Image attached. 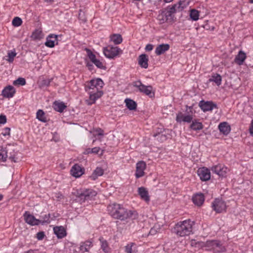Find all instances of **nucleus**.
Listing matches in <instances>:
<instances>
[{"mask_svg": "<svg viewBox=\"0 0 253 253\" xmlns=\"http://www.w3.org/2000/svg\"><path fill=\"white\" fill-rule=\"evenodd\" d=\"M104 85L103 81L99 79H92L85 86V90L89 94V98L86 100L88 105L95 103L96 100L101 97L103 94L101 90Z\"/></svg>", "mask_w": 253, "mask_h": 253, "instance_id": "nucleus-1", "label": "nucleus"}, {"mask_svg": "<svg viewBox=\"0 0 253 253\" xmlns=\"http://www.w3.org/2000/svg\"><path fill=\"white\" fill-rule=\"evenodd\" d=\"M107 208L109 213L115 219L125 220L127 219H135L137 217L135 211L127 210L120 204H112Z\"/></svg>", "mask_w": 253, "mask_h": 253, "instance_id": "nucleus-2", "label": "nucleus"}, {"mask_svg": "<svg viewBox=\"0 0 253 253\" xmlns=\"http://www.w3.org/2000/svg\"><path fill=\"white\" fill-rule=\"evenodd\" d=\"M186 7L184 1L180 0L177 3L168 7L166 9L161 11L158 15L157 19L161 24L165 22L171 23L174 21L173 14L182 11Z\"/></svg>", "mask_w": 253, "mask_h": 253, "instance_id": "nucleus-3", "label": "nucleus"}, {"mask_svg": "<svg viewBox=\"0 0 253 253\" xmlns=\"http://www.w3.org/2000/svg\"><path fill=\"white\" fill-rule=\"evenodd\" d=\"M194 222L190 219L180 221L176 224L173 229V232L179 237L189 235L192 231Z\"/></svg>", "mask_w": 253, "mask_h": 253, "instance_id": "nucleus-4", "label": "nucleus"}, {"mask_svg": "<svg viewBox=\"0 0 253 253\" xmlns=\"http://www.w3.org/2000/svg\"><path fill=\"white\" fill-rule=\"evenodd\" d=\"M206 250L214 253H222L226 251L221 242L218 240H209L206 242Z\"/></svg>", "mask_w": 253, "mask_h": 253, "instance_id": "nucleus-5", "label": "nucleus"}, {"mask_svg": "<svg viewBox=\"0 0 253 253\" xmlns=\"http://www.w3.org/2000/svg\"><path fill=\"white\" fill-rule=\"evenodd\" d=\"M133 86L138 88V90L150 98L154 97L155 92L153 90V87L151 85H145L140 81H137L132 83Z\"/></svg>", "mask_w": 253, "mask_h": 253, "instance_id": "nucleus-6", "label": "nucleus"}, {"mask_svg": "<svg viewBox=\"0 0 253 253\" xmlns=\"http://www.w3.org/2000/svg\"><path fill=\"white\" fill-rule=\"evenodd\" d=\"M121 51V49L117 46L109 45L104 48L103 53L106 57L111 59L117 56Z\"/></svg>", "mask_w": 253, "mask_h": 253, "instance_id": "nucleus-7", "label": "nucleus"}, {"mask_svg": "<svg viewBox=\"0 0 253 253\" xmlns=\"http://www.w3.org/2000/svg\"><path fill=\"white\" fill-rule=\"evenodd\" d=\"M213 210L217 213L225 211L226 205L224 201L220 199H215L212 203Z\"/></svg>", "mask_w": 253, "mask_h": 253, "instance_id": "nucleus-8", "label": "nucleus"}, {"mask_svg": "<svg viewBox=\"0 0 253 253\" xmlns=\"http://www.w3.org/2000/svg\"><path fill=\"white\" fill-rule=\"evenodd\" d=\"M79 197L84 199V200H91L96 196L97 192L91 189H83L80 192H78Z\"/></svg>", "mask_w": 253, "mask_h": 253, "instance_id": "nucleus-9", "label": "nucleus"}, {"mask_svg": "<svg viewBox=\"0 0 253 253\" xmlns=\"http://www.w3.org/2000/svg\"><path fill=\"white\" fill-rule=\"evenodd\" d=\"M7 158L11 162L17 163L18 158L16 157L17 152L15 151V147L13 145L8 144L4 148Z\"/></svg>", "mask_w": 253, "mask_h": 253, "instance_id": "nucleus-10", "label": "nucleus"}, {"mask_svg": "<svg viewBox=\"0 0 253 253\" xmlns=\"http://www.w3.org/2000/svg\"><path fill=\"white\" fill-rule=\"evenodd\" d=\"M199 106L204 112L211 111L213 108H217V105L212 101H201L199 103Z\"/></svg>", "mask_w": 253, "mask_h": 253, "instance_id": "nucleus-11", "label": "nucleus"}, {"mask_svg": "<svg viewBox=\"0 0 253 253\" xmlns=\"http://www.w3.org/2000/svg\"><path fill=\"white\" fill-rule=\"evenodd\" d=\"M146 163L143 161H139L136 165V172L135 175L137 178L141 177L144 175V170L146 169Z\"/></svg>", "mask_w": 253, "mask_h": 253, "instance_id": "nucleus-12", "label": "nucleus"}, {"mask_svg": "<svg viewBox=\"0 0 253 253\" xmlns=\"http://www.w3.org/2000/svg\"><path fill=\"white\" fill-rule=\"evenodd\" d=\"M23 216L26 222L31 225H38L41 223V220L36 219L34 215L31 214L28 211H26Z\"/></svg>", "mask_w": 253, "mask_h": 253, "instance_id": "nucleus-13", "label": "nucleus"}, {"mask_svg": "<svg viewBox=\"0 0 253 253\" xmlns=\"http://www.w3.org/2000/svg\"><path fill=\"white\" fill-rule=\"evenodd\" d=\"M212 171L220 176H224L227 173V168L222 165L218 164L213 166L211 169Z\"/></svg>", "mask_w": 253, "mask_h": 253, "instance_id": "nucleus-14", "label": "nucleus"}, {"mask_svg": "<svg viewBox=\"0 0 253 253\" xmlns=\"http://www.w3.org/2000/svg\"><path fill=\"white\" fill-rule=\"evenodd\" d=\"M198 174L202 181H207L211 178L210 171L206 168H200L198 170Z\"/></svg>", "mask_w": 253, "mask_h": 253, "instance_id": "nucleus-15", "label": "nucleus"}, {"mask_svg": "<svg viewBox=\"0 0 253 253\" xmlns=\"http://www.w3.org/2000/svg\"><path fill=\"white\" fill-rule=\"evenodd\" d=\"M84 169L80 165L75 164L72 168L70 172L72 176L77 178L82 176L84 173Z\"/></svg>", "mask_w": 253, "mask_h": 253, "instance_id": "nucleus-16", "label": "nucleus"}, {"mask_svg": "<svg viewBox=\"0 0 253 253\" xmlns=\"http://www.w3.org/2000/svg\"><path fill=\"white\" fill-rule=\"evenodd\" d=\"M148 56L146 54H142L138 56V63L141 68L147 69L148 67Z\"/></svg>", "mask_w": 253, "mask_h": 253, "instance_id": "nucleus-17", "label": "nucleus"}, {"mask_svg": "<svg viewBox=\"0 0 253 253\" xmlns=\"http://www.w3.org/2000/svg\"><path fill=\"white\" fill-rule=\"evenodd\" d=\"M58 36L54 34H50L46 38V41L45 42V46L50 48L53 47L55 45V42L57 41Z\"/></svg>", "mask_w": 253, "mask_h": 253, "instance_id": "nucleus-18", "label": "nucleus"}, {"mask_svg": "<svg viewBox=\"0 0 253 253\" xmlns=\"http://www.w3.org/2000/svg\"><path fill=\"white\" fill-rule=\"evenodd\" d=\"M15 93V88L11 85H8L5 87L2 91V95L7 98H11L14 96Z\"/></svg>", "mask_w": 253, "mask_h": 253, "instance_id": "nucleus-19", "label": "nucleus"}, {"mask_svg": "<svg viewBox=\"0 0 253 253\" xmlns=\"http://www.w3.org/2000/svg\"><path fill=\"white\" fill-rule=\"evenodd\" d=\"M192 201L194 204L198 206H201L203 205L205 201V197L202 193H197L195 194L192 197Z\"/></svg>", "mask_w": 253, "mask_h": 253, "instance_id": "nucleus-20", "label": "nucleus"}, {"mask_svg": "<svg viewBox=\"0 0 253 253\" xmlns=\"http://www.w3.org/2000/svg\"><path fill=\"white\" fill-rule=\"evenodd\" d=\"M54 234L57 236L58 238L61 239L66 236V231L64 227L56 226L53 228Z\"/></svg>", "mask_w": 253, "mask_h": 253, "instance_id": "nucleus-21", "label": "nucleus"}, {"mask_svg": "<svg viewBox=\"0 0 253 253\" xmlns=\"http://www.w3.org/2000/svg\"><path fill=\"white\" fill-rule=\"evenodd\" d=\"M169 44L163 43L158 45L155 49V53L157 55H160L164 54L166 51L169 49Z\"/></svg>", "mask_w": 253, "mask_h": 253, "instance_id": "nucleus-22", "label": "nucleus"}, {"mask_svg": "<svg viewBox=\"0 0 253 253\" xmlns=\"http://www.w3.org/2000/svg\"><path fill=\"white\" fill-rule=\"evenodd\" d=\"M218 128L220 132L224 135H227L231 130L230 126L226 122L221 123L218 126Z\"/></svg>", "mask_w": 253, "mask_h": 253, "instance_id": "nucleus-23", "label": "nucleus"}, {"mask_svg": "<svg viewBox=\"0 0 253 253\" xmlns=\"http://www.w3.org/2000/svg\"><path fill=\"white\" fill-rule=\"evenodd\" d=\"M92 242L90 240H87L82 242L80 245V250L83 253L88 252L89 250L92 247Z\"/></svg>", "mask_w": 253, "mask_h": 253, "instance_id": "nucleus-24", "label": "nucleus"}, {"mask_svg": "<svg viewBox=\"0 0 253 253\" xmlns=\"http://www.w3.org/2000/svg\"><path fill=\"white\" fill-rule=\"evenodd\" d=\"M138 192L142 199L146 202H149L150 201L148 192L144 187H141L138 188Z\"/></svg>", "mask_w": 253, "mask_h": 253, "instance_id": "nucleus-25", "label": "nucleus"}, {"mask_svg": "<svg viewBox=\"0 0 253 253\" xmlns=\"http://www.w3.org/2000/svg\"><path fill=\"white\" fill-rule=\"evenodd\" d=\"M246 58V53L243 51L241 50L239 52L238 55L236 56L235 58V62L237 64L241 65L243 64Z\"/></svg>", "mask_w": 253, "mask_h": 253, "instance_id": "nucleus-26", "label": "nucleus"}, {"mask_svg": "<svg viewBox=\"0 0 253 253\" xmlns=\"http://www.w3.org/2000/svg\"><path fill=\"white\" fill-rule=\"evenodd\" d=\"M67 107L65 103L63 102H59L55 101L53 104V108L54 109L58 112L61 113L63 112L64 110Z\"/></svg>", "mask_w": 253, "mask_h": 253, "instance_id": "nucleus-27", "label": "nucleus"}, {"mask_svg": "<svg viewBox=\"0 0 253 253\" xmlns=\"http://www.w3.org/2000/svg\"><path fill=\"white\" fill-rule=\"evenodd\" d=\"M126 107L129 110H135L137 107L136 103L133 100L129 98H126L125 100Z\"/></svg>", "mask_w": 253, "mask_h": 253, "instance_id": "nucleus-28", "label": "nucleus"}, {"mask_svg": "<svg viewBox=\"0 0 253 253\" xmlns=\"http://www.w3.org/2000/svg\"><path fill=\"white\" fill-rule=\"evenodd\" d=\"M190 127L194 130L197 131L203 129V125L202 123L198 122L197 120H194L192 121Z\"/></svg>", "mask_w": 253, "mask_h": 253, "instance_id": "nucleus-29", "label": "nucleus"}, {"mask_svg": "<svg viewBox=\"0 0 253 253\" xmlns=\"http://www.w3.org/2000/svg\"><path fill=\"white\" fill-rule=\"evenodd\" d=\"M222 78L221 76L218 74H213L211 78L209 79L210 82H214L215 84L219 86L221 84Z\"/></svg>", "mask_w": 253, "mask_h": 253, "instance_id": "nucleus-30", "label": "nucleus"}, {"mask_svg": "<svg viewBox=\"0 0 253 253\" xmlns=\"http://www.w3.org/2000/svg\"><path fill=\"white\" fill-rule=\"evenodd\" d=\"M99 240L101 243V248L103 251L105 253H109L110 251V248L108 246L107 241L102 237H100Z\"/></svg>", "mask_w": 253, "mask_h": 253, "instance_id": "nucleus-31", "label": "nucleus"}, {"mask_svg": "<svg viewBox=\"0 0 253 253\" xmlns=\"http://www.w3.org/2000/svg\"><path fill=\"white\" fill-rule=\"evenodd\" d=\"M164 130V128H161L160 131H158L157 133L154 134V136L157 137V140L161 142L165 141L168 138L166 134L162 133Z\"/></svg>", "mask_w": 253, "mask_h": 253, "instance_id": "nucleus-32", "label": "nucleus"}, {"mask_svg": "<svg viewBox=\"0 0 253 253\" xmlns=\"http://www.w3.org/2000/svg\"><path fill=\"white\" fill-rule=\"evenodd\" d=\"M111 40L114 42L115 44H119L122 42L123 39L120 34H113L111 36Z\"/></svg>", "mask_w": 253, "mask_h": 253, "instance_id": "nucleus-33", "label": "nucleus"}, {"mask_svg": "<svg viewBox=\"0 0 253 253\" xmlns=\"http://www.w3.org/2000/svg\"><path fill=\"white\" fill-rule=\"evenodd\" d=\"M37 118L42 122L45 123L47 122L45 114L42 110H39L37 112Z\"/></svg>", "mask_w": 253, "mask_h": 253, "instance_id": "nucleus-34", "label": "nucleus"}, {"mask_svg": "<svg viewBox=\"0 0 253 253\" xmlns=\"http://www.w3.org/2000/svg\"><path fill=\"white\" fill-rule=\"evenodd\" d=\"M206 242L196 241L195 240H192L191 242V245L196 248L206 247Z\"/></svg>", "mask_w": 253, "mask_h": 253, "instance_id": "nucleus-35", "label": "nucleus"}, {"mask_svg": "<svg viewBox=\"0 0 253 253\" xmlns=\"http://www.w3.org/2000/svg\"><path fill=\"white\" fill-rule=\"evenodd\" d=\"M32 38L34 40H38L42 38V32L39 29L35 30L32 33L31 36Z\"/></svg>", "mask_w": 253, "mask_h": 253, "instance_id": "nucleus-36", "label": "nucleus"}, {"mask_svg": "<svg viewBox=\"0 0 253 253\" xmlns=\"http://www.w3.org/2000/svg\"><path fill=\"white\" fill-rule=\"evenodd\" d=\"M190 16L193 20L197 21L199 19V11L196 9H192L190 11Z\"/></svg>", "mask_w": 253, "mask_h": 253, "instance_id": "nucleus-37", "label": "nucleus"}, {"mask_svg": "<svg viewBox=\"0 0 253 253\" xmlns=\"http://www.w3.org/2000/svg\"><path fill=\"white\" fill-rule=\"evenodd\" d=\"M16 53L15 52V49L13 51H9L7 53V56L8 58L7 60L9 63L13 62L14 60V58L16 56Z\"/></svg>", "mask_w": 253, "mask_h": 253, "instance_id": "nucleus-38", "label": "nucleus"}, {"mask_svg": "<svg viewBox=\"0 0 253 253\" xmlns=\"http://www.w3.org/2000/svg\"><path fill=\"white\" fill-rule=\"evenodd\" d=\"M51 79H43L40 81L39 83V86L40 87H43L45 86H48L49 85L50 82L52 81Z\"/></svg>", "mask_w": 253, "mask_h": 253, "instance_id": "nucleus-39", "label": "nucleus"}, {"mask_svg": "<svg viewBox=\"0 0 253 253\" xmlns=\"http://www.w3.org/2000/svg\"><path fill=\"white\" fill-rule=\"evenodd\" d=\"M13 84L14 85H24L26 84V80L24 78H19L17 80L14 81Z\"/></svg>", "mask_w": 253, "mask_h": 253, "instance_id": "nucleus-40", "label": "nucleus"}, {"mask_svg": "<svg viewBox=\"0 0 253 253\" xmlns=\"http://www.w3.org/2000/svg\"><path fill=\"white\" fill-rule=\"evenodd\" d=\"M12 25L15 27H18L22 23V19L19 17H15L12 21Z\"/></svg>", "mask_w": 253, "mask_h": 253, "instance_id": "nucleus-41", "label": "nucleus"}, {"mask_svg": "<svg viewBox=\"0 0 253 253\" xmlns=\"http://www.w3.org/2000/svg\"><path fill=\"white\" fill-rule=\"evenodd\" d=\"M85 50L87 52V56L91 61L93 63L97 59L96 58L95 55L92 53V52L88 48H85Z\"/></svg>", "mask_w": 253, "mask_h": 253, "instance_id": "nucleus-42", "label": "nucleus"}, {"mask_svg": "<svg viewBox=\"0 0 253 253\" xmlns=\"http://www.w3.org/2000/svg\"><path fill=\"white\" fill-rule=\"evenodd\" d=\"M7 158V156L6 154L5 149H2L0 150V160L5 162Z\"/></svg>", "mask_w": 253, "mask_h": 253, "instance_id": "nucleus-43", "label": "nucleus"}, {"mask_svg": "<svg viewBox=\"0 0 253 253\" xmlns=\"http://www.w3.org/2000/svg\"><path fill=\"white\" fill-rule=\"evenodd\" d=\"M50 217V214L44 215V217H43L42 219H40V220H41V223H42V224H43L45 223H50V220H49Z\"/></svg>", "mask_w": 253, "mask_h": 253, "instance_id": "nucleus-44", "label": "nucleus"}, {"mask_svg": "<svg viewBox=\"0 0 253 253\" xmlns=\"http://www.w3.org/2000/svg\"><path fill=\"white\" fill-rule=\"evenodd\" d=\"M93 63H94L98 68L102 69H105V67L103 66L102 63L99 60L96 59L93 62Z\"/></svg>", "mask_w": 253, "mask_h": 253, "instance_id": "nucleus-45", "label": "nucleus"}, {"mask_svg": "<svg viewBox=\"0 0 253 253\" xmlns=\"http://www.w3.org/2000/svg\"><path fill=\"white\" fill-rule=\"evenodd\" d=\"M134 245V243L128 244L125 247V252L126 253H134L132 250V247Z\"/></svg>", "mask_w": 253, "mask_h": 253, "instance_id": "nucleus-46", "label": "nucleus"}, {"mask_svg": "<svg viewBox=\"0 0 253 253\" xmlns=\"http://www.w3.org/2000/svg\"><path fill=\"white\" fill-rule=\"evenodd\" d=\"M93 172L97 174L98 176H101L104 173V170L103 169L99 167H97L94 171Z\"/></svg>", "mask_w": 253, "mask_h": 253, "instance_id": "nucleus-47", "label": "nucleus"}, {"mask_svg": "<svg viewBox=\"0 0 253 253\" xmlns=\"http://www.w3.org/2000/svg\"><path fill=\"white\" fill-rule=\"evenodd\" d=\"M184 117V115L182 113H179L176 118V120L177 122H181L182 121H183V118Z\"/></svg>", "mask_w": 253, "mask_h": 253, "instance_id": "nucleus-48", "label": "nucleus"}, {"mask_svg": "<svg viewBox=\"0 0 253 253\" xmlns=\"http://www.w3.org/2000/svg\"><path fill=\"white\" fill-rule=\"evenodd\" d=\"M192 119L193 118L191 115H184L183 122L190 123L191 121H192Z\"/></svg>", "mask_w": 253, "mask_h": 253, "instance_id": "nucleus-49", "label": "nucleus"}, {"mask_svg": "<svg viewBox=\"0 0 253 253\" xmlns=\"http://www.w3.org/2000/svg\"><path fill=\"white\" fill-rule=\"evenodd\" d=\"M10 129L9 127H5L3 129V131L2 132V134L4 136L9 135H10Z\"/></svg>", "mask_w": 253, "mask_h": 253, "instance_id": "nucleus-50", "label": "nucleus"}, {"mask_svg": "<svg viewBox=\"0 0 253 253\" xmlns=\"http://www.w3.org/2000/svg\"><path fill=\"white\" fill-rule=\"evenodd\" d=\"M44 236L45 235L43 232H39L37 234V238L40 240L43 239Z\"/></svg>", "mask_w": 253, "mask_h": 253, "instance_id": "nucleus-51", "label": "nucleus"}, {"mask_svg": "<svg viewBox=\"0 0 253 253\" xmlns=\"http://www.w3.org/2000/svg\"><path fill=\"white\" fill-rule=\"evenodd\" d=\"M6 122V116L3 115H0V124H4Z\"/></svg>", "mask_w": 253, "mask_h": 253, "instance_id": "nucleus-52", "label": "nucleus"}, {"mask_svg": "<svg viewBox=\"0 0 253 253\" xmlns=\"http://www.w3.org/2000/svg\"><path fill=\"white\" fill-rule=\"evenodd\" d=\"M95 131L97 132L96 135L103 136L104 135V131L100 128L96 129Z\"/></svg>", "mask_w": 253, "mask_h": 253, "instance_id": "nucleus-53", "label": "nucleus"}, {"mask_svg": "<svg viewBox=\"0 0 253 253\" xmlns=\"http://www.w3.org/2000/svg\"><path fill=\"white\" fill-rule=\"evenodd\" d=\"M100 150V147H96L91 149L92 153L94 154H98Z\"/></svg>", "mask_w": 253, "mask_h": 253, "instance_id": "nucleus-54", "label": "nucleus"}, {"mask_svg": "<svg viewBox=\"0 0 253 253\" xmlns=\"http://www.w3.org/2000/svg\"><path fill=\"white\" fill-rule=\"evenodd\" d=\"M153 45L152 44H148L146 45V46L145 48V49L146 51H151L153 49Z\"/></svg>", "mask_w": 253, "mask_h": 253, "instance_id": "nucleus-55", "label": "nucleus"}, {"mask_svg": "<svg viewBox=\"0 0 253 253\" xmlns=\"http://www.w3.org/2000/svg\"><path fill=\"white\" fill-rule=\"evenodd\" d=\"M98 176L97 175V174H96L94 172H93L92 174L90 176H89V178L92 180H96L98 178Z\"/></svg>", "mask_w": 253, "mask_h": 253, "instance_id": "nucleus-56", "label": "nucleus"}, {"mask_svg": "<svg viewBox=\"0 0 253 253\" xmlns=\"http://www.w3.org/2000/svg\"><path fill=\"white\" fill-rule=\"evenodd\" d=\"M250 133L251 135L253 136V120H252L251 124V126L249 128Z\"/></svg>", "mask_w": 253, "mask_h": 253, "instance_id": "nucleus-57", "label": "nucleus"}, {"mask_svg": "<svg viewBox=\"0 0 253 253\" xmlns=\"http://www.w3.org/2000/svg\"><path fill=\"white\" fill-rule=\"evenodd\" d=\"M86 66L88 67V69L90 70H92V68H93V65L91 63L87 62L86 64Z\"/></svg>", "mask_w": 253, "mask_h": 253, "instance_id": "nucleus-58", "label": "nucleus"}, {"mask_svg": "<svg viewBox=\"0 0 253 253\" xmlns=\"http://www.w3.org/2000/svg\"><path fill=\"white\" fill-rule=\"evenodd\" d=\"M86 154H90V153H92V151H91V149L90 148H88L86 150Z\"/></svg>", "mask_w": 253, "mask_h": 253, "instance_id": "nucleus-59", "label": "nucleus"}, {"mask_svg": "<svg viewBox=\"0 0 253 253\" xmlns=\"http://www.w3.org/2000/svg\"><path fill=\"white\" fill-rule=\"evenodd\" d=\"M33 252V250H30L27 252H24V253H32Z\"/></svg>", "mask_w": 253, "mask_h": 253, "instance_id": "nucleus-60", "label": "nucleus"}, {"mask_svg": "<svg viewBox=\"0 0 253 253\" xmlns=\"http://www.w3.org/2000/svg\"><path fill=\"white\" fill-rule=\"evenodd\" d=\"M44 0L47 2H51V1H53L54 0Z\"/></svg>", "mask_w": 253, "mask_h": 253, "instance_id": "nucleus-61", "label": "nucleus"}, {"mask_svg": "<svg viewBox=\"0 0 253 253\" xmlns=\"http://www.w3.org/2000/svg\"><path fill=\"white\" fill-rule=\"evenodd\" d=\"M3 198V196L2 195H0V201L2 200Z\"/></svg>", "mask_w": 253, "mask_h": 253, "instance_id": "nucleus-62", "label": "nucleus"}, {"mask_svg": "<svg viewBox=\"0 0 253 253\" xmlns=\"http://www.w3.org/2000/svg\"><path fill=\"white\" fill-rule=\"evenodd\" d=\"M250 2L251 3H253V0H250Z\"/></svg>", "mask_w": 253, "mask_h": 253, "instance_id": "nucleus-63", "label": "nucleus"}]
</instances>
